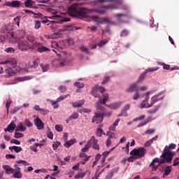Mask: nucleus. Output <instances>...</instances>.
I'll list each match as a JSON object with an SVG mask.
<instances>
[{"instance_id": "nucleus-8", "label": "nucleus", "mask_w": 179, "mask_h": 179, "mask_svg": "<svg viewBox=\"0 0 179 179\" xmlns=\"http://www.w3.org/2000/svg\"><path fill=\"white\" fill-rule=\"evenodd\" d=\"M173 156H174V152L171 151H165L162 153L161 157H164L165 159L166 163H171L173 160Z\"/></svg>"}, {"instance_id": "nucleus-11", "label": "nucleus", "mask_w": 179, "mask_h": 179, "mask_svg": "<svg viewBox=\"0 0 179 179\" xmlns=\"http://www.w3.org/2000/svg\"><path fill=\"white\" fill-rule=\"evenodd\" d=\"M104 119V117L103 116V114L101 113H95L94 117H92V122H103V120Z\"/></svg>"}, {"instance_id": "nucleus-52", "label": "nucleus", "mask_w": 179, "mask_h": 179, "mask_svg": "<svg viewBox=\"0 0 179 179\" xmlns=\"http://www.w3.org/2000/svg\"><path fill=\"white\" fill-rule=\"evenodd\" d=\"M139 89H136L135 94L133 96V99L134 100H138V99H139L140 96H139V92H138Z\"/></svg>"}, {"instance_id": "nucleus-15", "label": "nucleus", "mask_w": 179, "mask_h": 179, "mask_svg": "<svg viewBox=\"0 0 179 179\" xmlns=\"http://www.w3.org/2000/svg\"><path fill=\"white\" fill-rule=\"evenodd\" d=\"M114 16L115 17H117V20L120 22V23H128L127 20L122 18V17H127L128 15L127 14L117 13V14H114Z\"/></svg>"}, {"instance_id": "nucleus-59", "label": "nucleus", "mask_w": 179, "mask_h": 179, "mask_svg": "<svg viewBox=\"0 0 179 179\" xmlns=\"http://www.w3.org/2000/svg\"><path fill=\"white\" fill-rule=\"evenodd\" d=\"M108 82H110V77L105 76L101 82V85H106V83H108Z\"/></svg>"}, {"instance_id": "nucleus-58", "label": "nucleus", "mask_w": 179, "mask_h": 179, "mask_svg": "<svg viewBox=\"0 0 179 179\" xmlns=\"http://www.w3.org/2000/svg\"><path fill=\"white\" fill-rule=\"evenodd\" d=\"M24 124L29 128L31 127V126L33 125V123H31V122H30V120H29V119H25Z\"/></svg>"}, {"instance_id": "nucleus-5", "label": "nucleus", "mask_w": 179, "mask_h": 179, "mask_svg": "<svg viewBox=\"0 0 179 179\" xmlns=\"http://www.w3.org/2000/svg\"><path fill=\"white\" fill-rule=\"evenodd\" d=\"M103 99L99 98V101L96 102V110H99L100 111H106V108H104L101 104H104L106 106V103L108 101V94H103Z\"/></svg>"}, {"instance_id": "nucleus-40", "label": "nucleus", "mask_w": 179, "mask_h": 179, "mask_svg": "<svg viewBox=\"0 0 179 179\" xmlns=\"http://www.w3.org/2000/svg\"><path fill=\"white\" fill-rule=\"evenodd\" d=\"M60 145H61V143L59 141L54 142L52 144L53 150H57V149L59 148Z\"/></svg>"}, {"instance_id": "nucleus-48", "label": "nucleus", "mask_w": 179, "mask_h": 179, "mask_svg": "<svg viewBox=\"0 0 179 179\" xmlns=\"http://www.w3.org/2000/svg\"><path fill=\"white\" fill-rule=\"evenodd\" d=\"M170 173H171V168H170V166H166L165 168V172L164 173V176H169V174H170Z\"/></svg>"}, {"instance_id": "nucleus-27", "label": "nucleus", "mask_w": 179, "mask_h": 179, "mask_svg": "<svg viewBox=\"0 0 179 179\" xmlns=\"http://www.w3.org/2000/svg\"><path fill=\"white\" fill-rule=\"evenodd\" d=\"M51 47L52 48H55V50H58V51H61V50H62V47H61L59 43L57 41H52Z\"/></svg>"}, {"instance_id": "nucleus-23", "label": "nucleus", "mask_w": 179, "mask_h": 179, "mask_svg": "<svg viewBox=\"0 0 179 179\" xmlns=\"http://www.w3.org/2000/svg\"><path fill=\"white\" fill-rule=\"evenodd\" d=\"M71 104L74 108H78V107H82L85 104V100H80L76 102H71Z\"/></svg>"}, {"instance_id": "nucleus-49", "label": "nucleus", "mask_w": 179, "mask_h": 179, "mask_svg": "<svg viewBox=\"0 0 179 179\" xmlns=\"http://www.w3.org/2000/svg\"><path fill=\"white\" fill-rule=\"evenodd\" d=\"M14 23L17 24V26H20V17L17 16L15 18L13 19Z\"/></svg>"}, {"instance_id": "nucleus-2", "label": "nucleus", "mask_w": 179, "mask_h": 179, "mask_svg": "<svg viewBox=\"0 0 179 179\" xmlns=\"http://www.w3.org/2000/svg\"><path fill=\"white\" fill-rule=\"evenodd\" d=\"M27 41L29 43H33L31 48L38 51V52H47V51H51L50 48H48L45 46H43V43L41 42H34L36 41V37L33 34H29L26 36Z\"/></svg>"}, {"instance_id": "nucleus-57", "label": "nucleus", "mask_w": 179, "mask_h": 179, "mask_svg": "<svg viewBox=\"0 0 179 179\" xmlns=\"http://www.w3.org/2000/svg\"><path fill=\"white\" fill-rule=\"evenodd\" d=\"M40 27H41V22H40L39 20L36 21L35 22L36 30H38V29H40Z\"/></svg>"}, {"instance_id": "nucleus-6", "label": "nucleus", "mask_w": 179, "mask_h": 179, "mask_svg": "<svg viewBox=\"0 0 179 179\" xmlns=\"http://www.w3.org/2000/svg\"><path fill=\"white\" fill-rule=\"evenodd\" d=\"M17 47L20 51H29V50L31 49L30 44L27 41H18Z\"/></svg>"}, {"instance_id": "nucleus-13", "label": "nucleus", "mask_w": 179, "mask_h": 179, "mask_svg": "<svg viewBox=\"0 0 179 179\" xmlns=\"http://www.w3.org/2000/svg\"><path fill=\"white\" fill-rule=\"evenodd\" d=\"M34 122L37 129H44V122H43L40 117H36V119L34 120Z\"/></svg>"}, {"instance_id": "nucleus-20", "label": "nucleus", "mask_w": 179, "mask_h": 179, "mask_svg": "<svg viewBox=\"0 0 179 179\" xmlns=\"http://www.w3.org/2000/svg\"><path fill=\"white\" fill-rule=\"evenodd\" d=\"M1 31H3V33H8V34L10 37H11L12 38H15V33L9 32L8 26H4V27H1Z\"/></svg>"}, {"instance_id": "nucleus-19", "label": "nucleus", "mask_w": 179, "mask_h": 179, "mask_svg": "<svg viewBox=\"0 0 179 179\" xmlns=\"http://www.w3.org/2000/svg\"><path fill=\"white\" fill-rule=\"evenodd\" d=\"M6 78H10L13 76L16 73L10 67H8L6 70Z\"/></svg>"}, {"instance_id": "nucleus-43", "label": "nucleus", "mask_w": 179, "mask_h": 179, "mask_svg": "<svg viewBox=\"0 0 179 179\" xmlns=\"http://www.w3.org/2000/svg\"><path fill=\"white\" fill-rule=\"evenodd\" d=\"M23 136H24V134L17 132L16 131L14 134V138H15L16 139H19L20 138H23Z\"/></svg>"}, {"instance_id": "nucleus-3", "label": "nucleus", "mask_w": 179, "mask_h": 179, "mask_svg": "<svg viewBox=\"0 0 179 179\" xmlns=\"http://www.w3.org/2000/svg\"><path fill=\"white\" fill-rule=\"evenodd\" d=\"M97 2H113L111 4L103 6L101 8L104 9H118V6L122 5V0H97Z\"/></svg>"}, {"instance_id": "nucleus-47", "label": "nucleus", "mask_w": 179, "mask_h": 179, "mask_svg": "<svg viewBox=\"0 0 179 179\" xmlns=\"http://www.w3.org/2000/svg\"><path fill=\"white\" fill-rule=\"evenodd\" d=\"M135 160H138V157L136 156H130L128 159H127V161L132 163L134 162H135Z\"/></svg>"}, {"instance_id": "nucleus-29", "label": "nucleus", "mask_w": 179, "mask_h": 179, "mask_svg": "<svg viewBox=\"0 0 179 179\" xmlns=\"http://www.w3.org/2000/svg\"><path fill=\"white\" fill-rule=\"evenodd\" d=\"M121 121V119L117 118L115 122L109 127V131H115V127H118V123Z\"/></svg>"}, {"instance_id": "nucleus-26", "label": "nucleus", "mask_w": 179, "mask_h": 179, "mask_svg": "<svg viewBox=\"0 0 179 179\" xmlns=\"http://www.w3.org/2000/svg\"><path fill=\"white\" fill-rule=\"evenodd\" d=\"M76 143V139L72 138L70 141H67L64 144V148H69L70 146H72V145L75 144Z\"/></svg>"}, {"instance_id": "nucleus-44", "label": "nucleus", "mask_w": 179, "mask_h": 179, "mask_svg": "<svg viewBox=\"0 0 179 179\" xmlns=\"http://www.w3.org/2000/svg\"><path fill=\"white\" fill-rule=\"evenodd\" d=\"M41 68L42 69L43 72H47L48 71V64H40Z\"/></svg>"}, {"instance_id": "nucleus-16", "label": "nucleus", "mask_w": 179, "mask_h": 179, "mask_svg": "<svg viewBox=\"0 0 179 179\" xmlns=\"http://www.w3.org/2000/svg\"><path fill=\"white\" fill-rule=\"evenodd\" d=\"M91 145H92V142H93V145L92 148L95 149V150H99L100 149V145H99V140L96 139V137L94 136L91 137Z\"/></svg>"}, {"instance_id": "nucleus-14", "label": "nucleus", "mask_w": 179, "mask_h": 179, "mask_svg": "<svg viewBox=\"0 0 179 179\" xmlns=\"http://www.w3.org/2000/svg\"><path fill=\"white\" fill-rule=\"evenodd\" d=\"M131 108V105L129 103L126 104L124 107L122 109L120 114L117 115V117H128V113L127 111Z\"/></svg>"}, {"instance_id": "nucleus-12", "label": "nucleus", "mask_w": 179, "mask_h": 179, "mask_svg": "<svg viewBox=\"0 0 179 179\" xmlns=\"http://www.w3.org/2000/svg\"><path fill=\"white\" fill-rule=\"evenodd\" d=\"M150 92H148L145 93V98L144 100L142 101L140 108H150V107H148L147 103L149 101V99H150Z\"/></svg>"}, {"instance_id": "nucleus-24", "label": "nucleus", "mask_w": 179, "mask_h": 179, "mask_svg": "<svg viewBox=\"0 0 179 179\" xmlns=\"http://www.w3.org/2000/svg\"><path fill=\"white\" fill-rule=\"evenodd\" d=\"M9 150H10L11 152H13L14 150L15 153H19L23 150V148H22V147L13 145L9 147Z\"/></svg>"}, {"instance_id": "nucleus-36", "label": "nucleus", "mask_w": 179, "mask_h": 179, "mask_svg": "<svg viewBox=\"0 0 179 179\" xmlns=\"http://www.w3.org/2000/svg\"><path fill=\"white\" fill-rule=\"evenodd\" d=\"M158 65H161L162 66H163V69L166 70V71H169V69H170V65L169 64H166L165 63L163 62H157Z\"/></svg>"}, {"instance_id": "nucleus-39", "label": "nucleus", "mask_w": 179, "mask_h": 179, "mask_svg": "<svg viewBox=\"0 0 179 179\" xmlns=\"http://www.w3.org/2000/svg\"><path fill=\"white\" fill-rule=\"evenodd\" d=\"M129 34V31L127 29H123L120 32V37H127Z\"/></svg>"}, {"instance_id": "nucleus-62", "label": "nucleus", "mask_w": 179, "mask_h": 179, "mask_svg": "<svg viewBox=\"0 0 179 179\" xmlns=\"http://www.w3.org/2000/svg\"><path fill=\"white\" fill-rule=\"evenodd\" d=\"M145 135L155 134V129H149L145 131Z\"/></svg>"}, {"instance_id": "nucleus-17", "label": "nucleus", "mask_w": 179, "mask_h": 179, "mask_svg": "<svg viewBox=\"0 0 179 179\" xmlns=\"http://www.w3.org/2000/svg\"><path fill=\"white\" fill-rule=\"evenodd\" d=\"M20 167H17L14 169L13 178H22L23 177V174L20 172Z\"/></svg>"}, {"instance_id": "nucleus-32", "label": "nucleus", "mask_w": 179, "mask_h": 179, "mask_svg": "<svg viewBox=\"0 0 179 179\" xmlns=\"http://www.w3.org/2000/svg\"><path fill=\"white\" fill-rule=\"evenodd\" d=\"M171 149H176V144L174 143H171L169 146H166L164 149V150L166 152H171Z\"/></svg>"}, {"instance_id": "nucleus-1", "label": "nucleus", "mask_w": 179, "mask_h": 179, "mask_svg": "<svg viewBox=\"0 0 179 179\" xmlns=\"http://www.w3.org/2000/svg\"><path fill=\"white\" fill-rule=\"evenodd\" d=\"M87 8L79 7V3H76L69 8V13L73 17H87Z\"/></svg>"}, {"instance_id": "nucleus-4", "label": "nucleus", "mask_w": 179, "mask_h": 179, "mask_svg": "<svg viewBox=\"0 0 179 179\" xmlns=\"http://www.w3.org/2000/svg\"><path fill=\"white\" fill-rule=\"evenodd\" d=\"M146 149L143 147L138 148L137 149L134 148L130 152L131 156H136L138 159L145 157L146 155Z\"/></svg>"}, {"instance_id": "nucleus-45", "label": "nucleus", "mask_w": 179, "mask_h": 179, "mask_svg": "<svg viewBox=\"0 0 179 179\" xmlns=\"http://www.w3.org/2000/svg\"><path fill=\"white\" fill-rule=\"evenodd\" d=\"M55 129L57 132H62V131H64V127L61 124H56Z\"/></svg>"}, {"instance_id": "nucleus-54", "label": "nucleus", "mask_w": 179, "mask_h": 179, "mask_svg": "<svg viewBox=\"0 0 179 179\" xmlns=\"http://www.w3.org/2000/svg\"><path fill=\"white\" fill-rule=\"evenodd\" d=\"M107 43H108V40L103 39L99 42V47H103V45H106V44H107Z\"/></svg>"}, {"instance_id": "nucleus-63", "label": "nucleus", "mask_w": 179, "mask_h": 179, "mask_svg": "<svg viewBox=\"0 0 179 179\" xmlns=\"http://www.w3.org/2000/svg\"><path fill=\"white\" fill-rule=\"evenodd\" d=\"M68 96H69V94L60 96L59 98L57 99V101L59 102V101H62V100H65V99H66Z\"/></svg>"}, {"instance_id": "nucleus-64", "label": "nucleus", "mask_w": 179, "mask_h": 179, "mask_svg": "<svg viewBox=\"0 0 179 179\" xmlns=\"http://www.w3.org/2000/svg\"><path fill=\"white\" fill-rule=\"evenodd\" d=\"M10 143H14L15 145H20V142L17 139H11Z\"/></svg>"}, {"instance_id": "nucleus-38", "label": "nucleus", "mask_w": 179, "mask_h": 179, "mask_svg": "<svg viewBox=\"0 0 179 179\" xmlns=\"http://www.w3.org/2000/svg\"><path fill=\"white\" fill-rule=\"evenodd\" d=\"M106 135V133H103V129L101 128H97L96 129V135L97 136H99V138H101V136H102V135Z\"/></svg>"}, {"instance_id": "nucleus-53", "label": "nucleus", "mask_w": 179, "mask_h": 179, "mask_svg": "<svg viewBox=\"0 0 179 179\" xmlns=\"http://www.w3.org/2000/svg\"><path fill=\"white\" fill-rule=\"evenodd\" d=\"M145 75L146 74L145 73H143L142 74H141L136 83H139L142 82V80H143L145 79Z\"/></svg>"}, {"instance_id": "nucleus-21", "label": "nucleus", "mask_w": 179, "mask_h": 179, "mask_svg": "<svg viewBox=\"0 0 179 179\" xmlns=\"http://www.w3.org/2000/svg\"><path fill=\"white\" fill-rule=\"evenodd\" d=\"M3 169L5 170L6 174H13L15 173V169L10 168L8 165H3Z\"/></svg>"}, {"instance_id": "nucleus-35", "label": "nucleus", "mask_w": 179, "mask_h": 179, "mask_svg": "<svg viewBox=\"0 0 179 179\" xmlns=\"http://www.w3.org/2000/svg\"><path fill=\"white\" fill-rule=\"evenodd\" d=\"M70 120H78L79 118V113L73 112L70 116Z\"/></svg>"}, {"instance_id": "nucleus-7", "label": "nucleus", "mask_w": 179, "mask_h": 179, "mask_svg": "<svg viewBox=\"0 0 179 179\" xmlns=\"http://www.w3.org/2000/svg\"><path fill=\"white\" fill-rule=\"evenodd\" d=\"M162 94H164V91L160 92L156 95H154L152 97H151V103L150 104H148V107H152L153 104L157 103V101H160V100H163L164 99V96H160Z\"/></svg>"}, {"instance_id": "nucleus-33", "label": "nucleus", "mask_w": 179, "mask_h": 179, "mask_svg": "<svg viewBox=\"0 0 179 179\" xmlns=\"http://www.w3.org/2000/svg\"><path fill=\"white\" fill-rule=\"evenodd\" d=\"M101 169V166H99L97 169L96 170L94 177H93L92 179H99V177H100L99 171Z\"/></svg>"}, {"instance_id": "nucleus-34", "label": "nucleus", "mask_w": 179, "mask_h": 179, "mask_svg": "<svg viewBox=\"0 0 179 179\" xmlns=\"http://www.w3.org/2000/svg\"><path fill=\"white\" fill-rule=\"evenodd\" d=\"M115 173V169L110 171L107 176H106L105 179H112L114 177V173Z\"/></svg>"}, {"instance_id": "nucleus-42", "label": "nucleus", "mask_w": 179, "mask_h": 179, "mask_svg": "<svg viewBox=\"0 0 179 179\" xmlns=\"http://www.w3.org/2000/svg\"><path fill=\"white\" fill-rule=\"evenodd\" d=\"M74 86H76V87H78V89H83V87H85V84L80 82H76L74 83Z\"/></svg>"}, {"instance_id": "nucleus-56", "label": "nucleus", "mask_w": 179, "mask_h": 179, "mask_svg": "<svg viewBox=\"0 0 179 179\" xmlns=\"http://www.w3.org/2000/svg\"><path fill=\"white\" fill-rule=\"evenodd\" d=\"M80 51H83V52H86V54H90V52L89 51V49L87 48L85 46H81L80 48Z\"/></svg>"}, {"instance_id": "nucleus-18", "label": "nucleus", "mask_w": 179, "mask_h": 179, "mask_svg": "<svg viewBox=\"0 0 179 179\" xmlns=\"http://www.w3.org/2000/svg\"><path fill=\"white\" fill-rule=\"evenodd\" d=\"M122 101H118L116 103H111L110 105H106L107 107H109L111 110H117V108H120L121 106H122Z\"/></svg>"}, {"instance_id": "nucleus-55", "label": "nucleus", "mask_w": 179, "mask_h": 179, "mask_svg": "<svg viewBox=\"0 0 179 179\" xmlns=\"http://www.w3.org/2000/svg\"><path fill=\"white\" fill-rule=\"evenodd\" d=\"M21 108L22 107L20 106H16L14 108L11 109L12 114H16V113H17V111H19V110H20Z\"/></svg>"}, {"instance_id": "nucleus-25", "label": "nucleus", "mask_w": 179, "mask_h": 179, "mask_svg": "<svg viewBox=\"0 0 179 179\" xmlns=\"http://www.w3.org/2000/svg\"><path fill=\"white\" fill-rule=\"evenodd\" d=\"M90 148H92V140H89L87 142V144L85 145L83 148H82L81 151L83 152L84 153H86V152H87V150L90 149Z\"/></svg>"}, {"instance_id": "nucleus-22", "label": "nucleus", "mask_w": 179, "mask_h": 179, "mask_svg": "<svg viewBox=\"0 0 179 179\" xmlns=\"http://www.w3.org/2000/svg\"><path fill=\"white\" fill-rule=\"evenodd\" d=\"M16 129V124L13 122H11L10 124L4 129L5 132H10V131H15Z\"/></svg>"}, {"instance_id": "nucleus-9", "label": "nucleus", "mask_w": 179, "mask_h": 179, "mask_svg": "<svg viewBox=\"0 0 179 179\" xmlns=\"http://www.w3.org/2000/svg\"><path fill=\"white\" fill-rule=\"evenodd\" d=\"M21 3L22 2L20 1L13 0L11 1H6L4 5L9 8H15V9H19V8H20Z\"/></svg>"}, {"instance_id": "nucleus-50", "label": "nucleus", "mask_w": 179, "mask_h": 179, "mask_svg": "<svg viewBox=\"0 0 179 179\" xmlns=\"http://www.w3.org/2000/svg\"><path fill=\"white\" fill-rule=\"evenodd\" d=\"M17 163V164H23L24 166H30V164L24 160H19Z\"/></svg>"}, {"instance_id": "nucleus-10", "label": "nucleus", "mask_w": 179, "mask_h": 179, "mask_svg": "<svg viewBox=\"0 0 179 179\" xmlns=\"http://www.w3.org/2000/svg\"><path fill=\"white\" fill-rule=\"evenodd\" d=\"M6 64H9L10 66H12V68H16V66H17V60L15 58H10L0 63L1 65H5Z\"/></svg>"}, {"instance_id": "nucleus-37", "label": "nucleus", "mask_w": 179, "mask_h": 179, "mask_svg": "<svg viewBox=\"0 0 179 179\" xmlns=\"http://www.w3.org/2000/svg\"><path fill=\"white\" fill-rule=\"evenodd\" d=\"M17 34H18V37H20V38H23L26 34V31L22 29L17 31Z\"/></svg>"}, {"instance_id": "nucleus-30", "label": "nucleus", "mask_w": 179, "mask_h": 179, "mask_svg": "<svg viewBox=\"0 0 179 179\" xmlns=\"http://www.w3.org/2000/svg\"><path fill=\"white\" fill-rule=\"evenodd\" d=\"M34 3H36V2L33 1V0H26L24 5L25 8H33Z\"/></svg>"}, {"instance_id": "nucleus-61", "label": "nucleus", "mask_w": 179, "mask_h": 179, "mask_svg": "<svg viewBox=\"0 0 179 179\" xmlns=\"http://www.w3.org/2000/svg\"><path fill=\"white\" fill-rule=\"evenodd\" d=\"M5 51L6 52H8V54H12V52H15V49L13 48H8Z\"/></svg>"}, {"instance_id": "nucleus-51", "label": "nucleus", "mask_w": 179, "mask_h": 179, "mask_svg": "<svg viewBox=\"0 0 179 179\" xmlns=\"http://www.w3.org/2000/svg\"><path fill=\"white\" fill-rule=\"evenodd\" d=\"M102 113L103 117H111L112 113L108 111V112H105L104 110H101Z\"/></svg>"}, {"instance_id": "nucleus-28", "label": "nucleus", "mask_w": 179, "mask_h": 179, "mask_svg": "<svg viewBox=\"0 0 179 179\" xmlns=\"http://www.w3.org/2000/svg\"><path fill=\"white\" fill-rule=\"evenodd\" d=\"M87 14L92 13V12H96V13H100V15H104L106 13V10H99V9H89L87 8Z\"/></svg>"}, {"instance_id": "nucleus-41", "label": "nucleus", "mask_w": 179, "mask_h": 179, "mask_svg": "<svg viewBox=\"0 0 179 179\" xmlns=\"http://www.w3.org/2000/svg\"><path fill=\"white\" fill-rule=\"evenodd\" d=\"M46 135L49 139H53L54 138V134H52V131H51V129H48L46 132Z\"/></svg>"}, {"instance_id": "nucleus-46", "label": "nucleus", "mask_w": 179, "mask_h": 179, "mask_svg": "<svg viewBox=\"0 0 179 179\" xmlns=\"http://www.w3.org/2000/svg\"><path fill=\"white\" fill-rule=\"evenodd\" d=\"M10 104H12V100L8 99L6 103V108L7 110V113H9V108L10 107Z\"/></svg>"}, {"instance_id": "nucleus-60", "label": "nucleus", "mask_w": 179, "mask_h": 179, "mask_svg": "<svg viewBox=\"0 0 179 179\" xmlns=\"http://www.w3.org/2000/svg\"><path fill=\"white\" fill-rule=\"evenodd\" d=\"M99 92V85H96L92 89L91 94Z\"/></svg>"}, {"instance_id": "nucleus-31", "label": "nucleus", "mask_w": 179, "mask_h": 179, "mask_svg": "<svg viewBox=\"0 0 179 179\" xmlns=\"http://www.w3.org/2000/svg\"><path fill=\"white\" fill-rule=\"evenodd\" d=\"M136 85H138V83H136L130 85L127 90V92H136V89H138Z\"/></svg>"}]
</instances>
